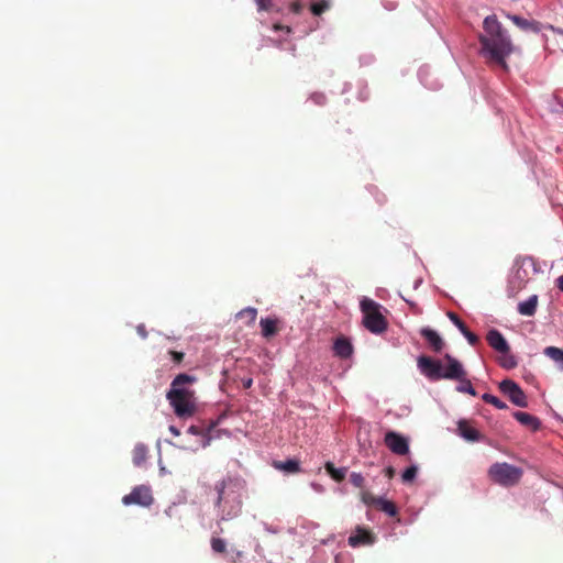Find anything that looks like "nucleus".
Returning a JSON list of instances; mask_svg holds the SVG:
<instances>
[{"instance_id":"nucleus-1","label":"nucleus","mask_w":563,"mask_h":563,"mask_svg":"<svg viewBox=\"0 0 563 563\" xmlns=\"http://www.w3.org/2000/svg\"><path fill=\"white\" fill-rule=\"evenodd\" d=\"M479 55L487 60L508 69L506 59L514 51L509 32L495 14L487 15L483 21V33L478 34Z\"/></svg>"},{"instance_id":"nucleus-2","label":"nucleus","mask_w":563,"mask_h":563,"mask_svg":"<svg viewBox=\"0 0 563 563\" xmlns=\"http://www.w3.org/2000/svg\"><path fill=\"white\" fill-rule=\"evenodd\" d=\"M245 482L238 477H224L214 484V507L219 521H229L240 516Z\"/></svg>"},{"instance_id":"nucleus-3","label":"nucleus","mask_w":563,"mask_h":563,"mask_svg":"<svg viewBox=\"0 0 563 563\" xmlns=\"http://www.w3.org/2000/svg\"><path fill=\"white\" fill-rule=\"evenodd\" d=\"M446 365L443 366L440 360L430 356L420 355L417 360L419 372L431 382L441 379L460 378L463 374V364L446 353L444 355Z\"/></svg>"},{"instance_id":"nucleus-4","label":"nucleus","mask_w":563,"mask_h":563,"mask_svg":"<svg viewBox=\"0 0 563 563\" xmlns=\"http://www.w3.org/2000/svg\"><path fill=\"white\" fill-rule=\"evenodd\" d=\"M528 267L538 273L533 257H516L507 280L506 292L509 298L516 297L526 287L529 280Z\"/></svg>"},{"instance_id":"nucleus-5","label":"nucleus","mask_w":563,"mask_h":563,"mask_svg":"<svg viewBox=\"0 0 563 563\" xmlns=\"http://www.w3.org/2000/svg\"><path fill=\"white\" fill-rule=\"evenodd\" d=\"M523 471L521 467L507 462H496L490 465L488 475L490 478L501 486H514L519 483Z\"/></svg>"},{"instance_id":"nucleus-6","label":"nucleus","mask_w":563,"mask_h":563,"mask_svg":"<svg viewBox=\"0 0 563 563\" xmlns=\"http://www.w3.org/2000/svg\"><path fill=\"white\" fill-rule=\"evenodd\" d=\"M221 420H222V417H219L218 419L210 421L206 429H201L200 427L194 426V424L190 426L187 429V433H189L191 435L200 437V442L197 445H181L178 448L181 450H185V451H192V452H196L199 448H207L212 440V435H211L212 431L218 427V424L221 422Z\"/></svg>"},{"instance_id":"nucleus-7","label":"nucleus","mask_w":563,"mask_h":563,"mask_svg":"<svg viewBox=\"0 0 563 563\" xmlns=\"http://www.w3.org/2000/svg\"><path fill=\"white\" fill-rule=\"evenodd\" d=\"M498 388L515 406L520 408L528 407L527 396L520 385L515 380L505 378L498 384Z\"/></svg>"},{"instance_id":"nucleus-8","label":"nucleus","mask_w":563,"mask_h":563,"mask_svg":"<svg viewBox=\"0 0 563 563\" xmlns=\"http://www.w3.org/2000/svg\"><path fill=\"white\" fill-rule=\"evenodd\" d=\"M154 501L151 486L139 485L135 486L130 494L122 498V503L125 506L137 505L141 507H150Z\"/></svg>"},{"instance_id":"nucleus-9","label":"nucleus","mask_w":563,"mask_h":563,"mask_svg":"<svg viewBox=\"0 0 563 563\" xmlns=\"http://www.w3.org/2000/svg\"><path fill=\"white\" fill-rule=\"evenodd\" d=\"M197 382V377L187 373H180L170 383L166 397H194V391L186 387L187 384Z\"/></svg>"},{"instance_id":"nucleus-10","label":"nucleus","mask_w":563,"mask_h":563,"mask_svg":"<svg viewBox=\"0 0 563 563\" xmlns=\"http://www.w3.org/2000/svg\"><path fill=\"white\" fill-rule=\"evenodd\" d=\"M174 412L179 418H187L196 410L194 397H166Z\"/></svg>"},{"instance_id":"nucleus-11","label":"nucleus","mask_w":563,"mask_h":563,"mask_svg":"<svg viewBox=\"0 0 563 563\" xmlns=\"http://www.w3.org/2000/svg\"><path fill=\"white\" fill-rule=\"evenodd\" d=\"M507 16L510 21H512L515 25H517L521 31L527 33L539 34L544 29L554 30L552 25H544L541 22L533 19L529 20L517 14H508Z\"/></svg>"},{"instance_id":"nucleus-12","label":"nucleus","mask_w":563,"mask_h":563,"mask_svg":"<svg viewBox=\"0 0 563 563\" xmlns=\"http://www.w3.org/2000/svg\"><path fill=\"white\" fill-rule=\"evenodd\" d=\"M385 444L393 453L398 455H405L409 452L408 439L396 431H388L385 434Z\"/></svg>"},{"instance_id":"nucleus-13","label":"nucleus","mask_w":563,"mask_h":563,"mask_svg":"<svg viewBox=\"0 0 563 563\" xmlns=\"http://www.w3.org/2000/svg\"><path fill=\"white\" fill-rule=\"evenodd\" d=\"M363 324L373 334H380L387 329V321L379 310L363 316Z\"/></svg>"},{"instance_id":"nucleus-14","label":"nucleus","mask_w":563,"mask_h":563,"mask_svg":"<svg viewBox=\"0 0 563 563\" xmlns=\"http://www.w3.org/2000/svg\"><path fill=\"white\" fill-rule=\"evenodd\" d=\"M375 536L372 534L368 530L356 527L355 532L351 533L347 543L352 548H358L362 545H372L375 543Z\"/></svg>"},{"instance_id":"nucleus-15","label":"nucleus","mask_w":563,"mask_h":563,"mask_svg":"<svg viewBox=\"0 0 563 563\" xmlns=\"http://www.w3.org/2000/svg\"><path fill=\"white\" fill-rule=\"evenodd\" d=\"M486 340L489 346L498 353H507L510 351L508 341L504 334L495 328L488 330Z\"/></svg>"},{"instance_id":"nucleus-16","label":"nucleus","mask_w":563,"mask_h":563,"mask_svg":"<svg viewBox=\"0 0 563 563\" xmlns=\"http://www.w3.org/2000/svg\"><path fill=\"white\" fill-rule=\"evenodd\" d=\"M333 353L341 360L350 358L354 353L351 340L346 336H338L333 342Z\"/></svg>"},{"instance_id":"nucleus-17","label":"nucleus","mask_w":563,"mask_h":563,"mask_svg":"<svg viewBox=\"0 0 563 563\" xmlns=\"http://www.w3.org/2000/svg\"><path fill=\"white\" fill-rule=\"evenodd\" d=\"M363 503L367 504V505L373 504V505L378 506L380 508V510L384 511L389 517H395L398 514V509H397L396 505L393 501H390L382 496L380 497H372V496H368L367 494H364Z\"/></svg>"},{"instance_id":"nucleus-18","label":"nucleus","mask_w":563,"mask_h":563,"mask_svg":"<svg viewBox=\"0 0 563 563\" xmlns=\"http://www.w3.org/2000/svg\"><path fill=\"white\" fill-rule=\"evenodd\" d=\"M457 434L467 442H479L483 439L481 432L465 419L457 421Z\"/></svg>"},{"instance_id":"nucleus-19","label":"nucleus","mask_w":563,"mask_h":563,"mask_svg":"<svg viewBox=\"0 0 563 563\" xmlns=\"http://www.w3.org/2000/svg\"><path fill=\"white\" fill-rule=\"evenodd\" d=\"M420 334L434 352L439 353L443 350L444 341L435 330L430 327H423L420 329Z\"/></svg>"},{"instance_id":"nucleus-20","label":"nucleus","mask_w":563,"mask_h":563,"mask_svg":"<svg viewBox=\"0 0 563 563\" xmlns=\"http://www.w3.org/2000/svg\"><path fill=\"white\" fill-rule=\"evenodd\" d=\"M512 417L520 424L527 427L528 429H530L533 432L538 431L542 426L541 420L538 417H536L531 413L525 412V411H515L512 413Z\"/></svg>"},{"instance_id":"nucleus-21","label":"nucleus","mask_w":563,"mask_h":563,"mask_svg":"<svg viewBox=\"0 0 563 563\" xmlns=\"http://www.w3.org/2000/svg\"><path fill=\"white\" fill-rule=\"evenodd\" d=\"M418 78L420 82L430 90H438L441 88L439 80L432 78L430 68L428 66H422L419 68Z\"/></svg>"},{"instance_id":"nucleus-22","label":"nucleus","mask_w":563,"mask_h":563,"mask_svg":"<svg viewBox=\"0 0 563 563\" xmlns=\"http://www.w3.org/2000/svg\"><path fill=\"white\" fill-rule=\"evenodd\" d=\"M538 306V295H531L528 299L520 301L517 307L519 314L532 317L536 314Z\"/></svg>"},{"instance_id":"nucleus-23","label":"nucleus","mask_w":563,"mask_h":563,"mask_svg":"<svg viewBox=\"0 0 563 563\" xmlns=\"http://www.w3.org/2000/svg\"><path fill=\"white\" fill-rule=\"evenodd\" d=\"M450 380H457L459 384L455 387V390L463 394H468L473 397L477 396L476 389L473 387L470 379L466 378V371L463 367V374L460 378H449Z\"/></svg>"},{"instance_id":"nucleus-24","label":"nucleus","mask_w":563,"mask_h":563,"mask_svg":"<svg viewBox=\"0 0 563 563\" xmlns=\"http://www.w3.org/2000/svg\"><path fill=\"white\" fill-rule=\"evenodd\" d=\"M274 467L286 474H295L300 472V462L297 459H287L286 461L274 462Z\"/></svg>"},{"instance_id":"nucleus-25","label":"nucleus","mask_w":563,"mask_h":563,"mask_svg":"<svg viewBox=\"0 0 563 563\" xmlns=\"http://www.w3.org/2000/svg\"><path fill=\"white\" fill-rule=\"evenodd\" d=\"M262 335L264 338H272L277 333V320L266 317L260 320Z\"/></svg>"},{"instance_id":"nucleus-26","label":"nucleus","mask_w":563,"mask_h":563,"mask_svg":"<svg viewBox=\"0 0 563 563\" xmlns=\"http://www.w3.org/2000/svg\"><path fill=\"white\" fill-rule=\"evenodd\" d=\"M324 468L331 478L335 482H342L347 473V467H336L331 461L325 462Z\"/></svg>"},{"instance_id":"nucleus-27","label":"nucleus","mask_w":563,"mask_h":563,"mask_svg":"<svg viewBox=\"0 0 563 563\" xmlns=\"http://www.w3.org/2000/svg\"><path fill=\"white\" fill-rule=\"evenodd\" d=\"M543 354L551 358L560 371H563V350L556 346H547Z\"/></svg>"},{"instance_id":"nucleus-28","label":"nucleus","mask_w":563,"mask_h":563,"mask_svg":"<svg viewBox=\"0 0 563 563\" xmlns=\"http://www.w3.org/2000/svg\"><path fill=\"white\" fill-rule=\"evenodd\" d=\"M147 446L144 443H137L133 450V464L140 467L147 457Z\"/></svg>"},{"instance_id":"nucleus-29","label":"nucleus","mask_w":563,"mask_h":563,"mask_svg":"<svg viewBox=\"0 0 563 563\" xmlns=\"http://www.w3.org/2000/svg\"><path fill=\"white\" fill-rule=\"evenodd\" d=\"M501 356L498 358V365L504 368V369H512L515 367H517L518 365V360L517 357L509 352L507 353H500Z\"/></svg>"},{"instance_id":"nucleus-30","label":"nucleus","mask_w":563,"mask_h":563,"mask_svg":"<svg viewBox=\"0 0 563 563\" xmlns=\"http://www.w3.org/2000/svg\"><path fill=\"white\" fill-rule=\"evenodd\" d=\"M380 307L382 306L378 302H376L373 299L367 298V297H363L360 301V308L364 316L366 313L378 311L380 309Z\"/></svg>"},{"instance_id":"nucleus-31","label":"nucleus","mask_w":563,"mask_h":563,"mask_svg":"<svg viewBox=\"0 0 563 563\" xmlns=\"http://www.w3.org/2000/svg\"><path fill=\"white\" fill-rule=\"evenodd\" d=\"M483 401L486 404L493 405L495 408L499 410H505L508 408L507 404L503 400H500L497 396L490 394V393H484L482 395Z\"/></svg>"},{"instance_id":"nucleus-32","label":"nucleus","mask_w":563,"mask_h":563,"mask_svg":"<svg viewBox=\"0 0 563 563\" xmlns=\"http://www.w3.org/2000/svg\"><path fill=\"white\" fill-rule=\"evenodd\" d=\"M330 8V1L329 0H320L312 2L310 5L311 13L313 15H321L324 11H327Z\"/></svg>"},{"instance_id":"nucleus-33","label":"nucleus","mask_w":563,"mask_h":563,"mask_svg":"<svg viewBox=\"0 0 563 563\" xmlns=\"http://www.w3.org/2000/svg\"><path fill=\"white\" fill-rule=\"evenodd\" d=\"M418 474V466L416 464H411L406 467L401 473V479L404 483H411Z\"/></svg>"},{"instance_id":"nucleus-34","label":"nucleus","mask_w":563,"mask_h":563,"mask_svg":"<svg viewBox=\"0 0 563 563\" xmlns=\"http://www.w3.org/2000/svg\"><path fill=\"white\" fill-rule=\"evenodd\" d=\"M236 316L239 318L246 317L249 319V323H254L257 316V309L253 307H246L242 309Z\"/></svg>"},{"instance_id":"nucleus-35","label":"nucleus","mask_w":563,"mask_h":563,"mask_svg":"<svg viewBox=\"0 0 563 563\" xmlns=\"http://www.w3.org/2000/svg\"><path fill=\"white\" fill-rule=\"evenodd\" d=\"M448 317L451 322L459 329L461 333L467 329L466 324L460 319V317L454 312H448Z\"/></svg>"},{"instance_id":"nucleus-36","label":"nucleus","mask_w":563,"mask_h":563,"mask_svg":"<svg viewBox=\"0 0 563 563\" xmlns=\"http://www.w3.org/2000/svg\"><path fill=\"white\" fill-rule=\"evenodd\" d=\"M225 541L221 538H212L211 539V549L213 552H224L225 551Z\"/></svg>"},{"instance_id":"nucleus-37","label":"nucleus","mask_w":563,"mask_h":563,"mask_svg":"<svg viewBox=\"0 0 563 563\" xmlns=\"http://www.w3.org/2000/svg\"><path fill=\"white\" fill-rule=\"evenodd\" d=\"M350 482L353 486L361 488L364 485V477L361 473L352 472L350 475Z\"/></svg>"},{"instance_id":"nucleus-38","label":"nucleus","mask_w":563,"mask_h":563,"mask_svg":"<svg viewBox=\"0 0 563 563\" xmlns=\"http://www.w3.org/2000/svg\"><path fill=\"white\" fill-rule=\"evenodd\" d=\"M309 99L318 106H323L327 101V97L323 92H313L310 95Z\"/></svg>"},{"instance_id":"nucleus-39","label":"nucleus","mask_w":563,"mask_h":563,"mask_svg":"<svg viewBox=\"0 0 563 563\" xmlns=\"http://www.w3.org/2000/svg\"><path fill=\"white\" fill-rule=\"evenodd\" d=\"M243 556H244L243 551H240V550H236V549H232L228 553V560L231 563H238Z\"/></svg>"},{"instance_id":"nucleus-40","label":"nucleus","mask_w":563,"mask_h":563,"mask_svg":"<svg viewBox=\"0 0 563 563\" xmlns=\"http://www.w3.org/2000/svg\"><path fill=\"white\" fill-rule=\"evenodd\" d=\"M361 66H369L375 62V56L372 53L362 54L358 58Z\"/></svg>"},{"instance_id":"nucleus-41","label":"nucleus","mask_w":563,"mask_h":563,"mask_svg":"<svg viewBox=\"0 0 563 563\" xmlns=\"http://www.w3.org/2000/svg\"><path fill=\"white\" fill-rule=\"evenodd\" d=\"M462 334L467 340L468 344L472 346H475L479 341L478 336L475 333L471 332L468 328Z\"/></svg>"},{"instance_id":"nucleus-42","label":"nucleus","mask_w":563,"mask_h":563,"mask_svg":"<svg viewBox=\"0 0 563 563\" xmlns=\"http://www.w3.org/2000/svg\"><path fill=\"white\" fill-rule=\"evenodd\" d=\"M367 189H368V191H369L371 194H373V195H374V194H376L375 199H376V201H377L379 205H383V203L386 201V197H385V195H384V194H379V195H378V192H377L378 190H377V188H376L375 186L371 185V186H368V187H367Z\"/></svg>"},{"instance_id":"nucleus-43","label":"nucleus","mask_w":563,"mask_h":563,"mask_svg":"<svg viewBox=\"0 0 563 563\" xmlns=\"http://www.w3.org/2000/svg\"><path fill=\"white\" fill-rule=\"evenodd\" d=\"M260 11L269 10L273 7V0H255Z\"/></svg>"},{"instance_id":"nucleus-44","label":"nucleus","mask_w":563,"mask_h":563,"mask_svg":"<svg viewBox=\"0 0 563 563\" xmlns=\"http://www.w3.org/2000/svg\"><path fill=\"white\" fill-rule=\"evenodd\" d=\"M170 355H172V360L177 364L181 363L184 360V356H185V354L183 352H178V351H170Z\"/></svg>"},{"instance_id":"nucleus-45","label":"nucleus","mask_w":563,"mask_h":563,"mask_svg":"<svg viewBox=\"0 0 563 563\" xmlns=\"http://www.w3.org/2000/svg\"><path fill=\"white\" fill-rule=\"evenodd\" d=\"M310 487L313 492H316L317 494H323L325 492V488L323 485L317 483V482H311L310 483Z\"/></svg>"},{"instance_id":"nucleus-46","label":"nucleus","mask_w":563,"mask_h":563,"mask_svg":"<svg viewBox=\"0 0 563 563\" xmlns=\"http://www.w3.org/2000/svg\"><path fill=\"white\" fill-rule=\"evenodd\" d=\"M367 98H368L367 86H366V84H362V89L360 90L358 99L361 101H365V100H367Z\"/></svg>"},{"instance_id":"nucleus-47","label":"nucleus","mask_w":563,"mask_h":563,"mask_svg":"<svg viewBox=\"0 0 563 563\" xmlns=\"http://www.w3.org/2000/svg\"><path fill=\"white\" fill-rule=\"evenodd\" d=\"M302 8H303V5H302V3H301V2H299V1L292 2V3L290 4V11H291L292 13H296V14L300 13V12H301V10H302Z\"/></svg>"},{"instance_id":"nucleus-48","label":"nucleus","mask_w":563,"mask_h":563,"mask_svg":"<svg viewBox=\"0 0 563 563\" xmlns=\"http://www.w3.org/2000/svg\"><path fill=\"white\" fill-rule=\"evenodd\" d=\"M136 331H137V334L142 338V339H146L147 338V331L145 329V325L144 324H139L136 327Z\"/></svg>"},{"instance_id":"nucleus-49","label":"nucleus","mask_w":563,"mask_h":563,"mask_svg":"<svg viewBox=\"0 0 563 563\" xmlns=\"http://www.w3.org/2000/svg\"><path fill=\"white\" fill-rule=\"evenodd\" d=\"M242 385H243V387H244L245 389H249V388H251V387H252V385H253V379H252L251 377H249V378H243V379H242Z\"/></svg>"},{"instance_id":"nucleus-50","label":"nucleus","mask_w":563,"mask_h":563,"mask_svg":"<svg viewBox=\"0 0 563 563\" xmlns=\"http://www.w3.org/2000/svg\"><path fill=\"white\" fill-rule=\"evenodd\" d=\"M555 285L558 289L563 292V275L556 278Z\"/></svg>"},{"instance_id":"nucleus-51","label":"nucleus","mask_w":563,"mask_h":563,"mask_svg":"<svg viewBox=\"0 0 563 563\" xmlns=\"http://www.w3.org/2000/svg\"><path fill=\"white\" fill-rule=\"evenodd\" d=\"M168 430L175 437H178L180 434L179 429L176 426H174V424H170Z\"/></svg>"},{"instance_id":"nucleus-52","label":"nucleus","mask_w":563,"mask_h":563,"mask_svg":"<svg viewBox=\"0 0 563 563\" xmlns=\"http://www.w3.org/2000/svg\"><path fill=\"white\" fill-rule=\"evenodd\" d=\"M423 283V279L422 277H418L415 282H413V285H412V288L415 290H417Z\"/></svg>"},{"instance_id":"nucleus-53","label":"nucleus","mask_w":563,"mask_h":563,"mask_svg":"<svg viewBox=\"0 0 563 563\" xmlns=\"http://www.w3.org/2000/svg\"><path fill=\"white\" fill-rule=\"evenodd\" d=\"M279 29H280V30H285V32H286L287 34H289V33L291 32V29H290L289 26H276V30H279Z\"/></svg>"},{"instance_id":"nucleus-54","label":"nucleus","mask_w":563,"mask_h":563,"mask_svg":"<svg viewBox=\"0 0 563 563\" xmlns=\"http://www.w3.org/2000/svg\"><path fill=\"white\" fill-rule=\"evenodd\" d=\"M350 89H351V84L345 82V84H344V87H343V90H342V93L347 92Z\"/></svg>"},{"instance_id":"nucleus-55","label":"nucleus","mask_w":563,"mask_h":563,"mask_svg":"<svg viewBox=\"0 0 563 563\" xmlns=\"http://www.w3.org/2000/svg\"><path fill=\"white\" fill-rule=\"evenodd\" d=\"M264 527H265V530H266V531H268V532H271V533H276V532H277V530H276V529H274V528H272V527H268L266 523H265V526H264Z\"/></svg>"},{"instance_id":"nucleus-56","label":"nucleus","mask_w":563,"mask_h":563,"mask_svg":"<svg viewBox=\"0 0 563 563\" xmlns=\"http://www.w3.org/2000/svg\"><path fill=\"white\" fill-rule=\"evenodd\" d=\"M386 473H387V475H388L389 477H391V476H393V474H394V470H393V467H391V466L387 467V468H386Z\"/></svg>"},{"instance_id":"nucleus-57","label":"nucleus","mask_w":563,"mask_h":563,"mask_svg":"<svg viewBox=\"0 0 563 563\" xmlns=\"http://www.w3.org/2000/svg\"><path fill=\"white\" fill-rule=\"evenodd\" d=\"M289 51L292 53V55H295L296 46L295 45H290L289 46Z\"/></svg>"},{"instance_id":"nucleus-58","label":"nucleus","mask_w":563,"mask_h":563,"mask_svg":"<svg viewBox=\"0 0 563 563\" xmlns=\"http://www.w3.org/2000/svg\"><path fill=\"white\" fill-rule=\"evenodd\" d=\"M404 300H405L407 303H409L410 306H413V305H415V302H413V301H410V300L405 299V298H404Z\"/></svg>"},{"instance_id":"nucleus-59","label":"nucleus","mask_w":563,"mask_h":563,"mask_svg":"<svg viewBox=\"0 0 563 563\" xmlns=\"http://www.w3.org/2000/svg\"><path fill=\"white\" fill-rule=\"evenodd\" d=\"M388 10L395 9V5H391V3H388V7H386Z\"/></svg>"},{"instance_id":"nucleus-60","label":"nucleus","mask_w":563,"mask_h":563,"mask_svg":"<svg viewBox=\"0 0 563 563\" xmlns=\"http://www.w3.org/2000/svg\"><path fill=\"white\" fill-rule=\"evenodd\" d=\"M388 10L395 9V5H391V3H388V7H386Z\"/></svg>"},{"instance_id":"nucleus-61","label":"nucleus","mask_w":563,"mask_h":563,"mask_svg":"<svg viewBox=\"0 0 563 563\" xmlns=\"http://www.w3.org/2000/svg\"><path fill=\"white\" fill-rule=\"evenodd\" d=\"M559 104H560V107H561V108H562V110H563V101H559Z\"/></svg>"}]
</instances>
